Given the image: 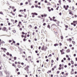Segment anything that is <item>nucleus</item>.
I'll return each mask as SVG.
<instances>
[{
	"label": "nucleus",
	"instance_id": "1",
	"mask_svg": "<svg viewBox=\"0 0 77 77\" xmlns=\"http://www.w3.org/2000/svg\"><path fill=\"white\" fill-rule=\"evenodd\" d=\"M6 29V27H4L2 29V30H3V31H6V32H8V29Z\"/></svg>",
	"mask_w": 77,
	"mask_h": 77
},
{
	"label": "nucleus",
	"instance_id": "2",
	"mask_svg": "<svg viewBox=\"0 0 77 77\" xmlns=\"http://www.w3.org/2000/svg\"><path fill=\"white\" fill-rule=\"evenodd\" d=\"M32 15H38V14L35 12V13H31Z\"/></svg>",
	"mask_w": 77,
	"mask_h": 77
},
{
	"label": "nucleus",
	"instance_id": "3",
	"mask_svg": "<svg viewBox=\"0 0 77 77\" xmlns=\"http://www.w3.org/2000/svg\"><path fill=\"white\" fill-rule=\"evenodd\" d=\"M45 48V46H44V45H43V47L41 48L42 50H44V48Z\"/></svg>",
	"mask_w": 77,
	"mask_h": 77
},
{
	"label": "nucleus",
	"instance_id": "4",
	"mask_svg": "<svg viewBox=\"0 0 77 77\" xmlns=\"http://www.w3.org/2000/svg\"><path fill=\"white\" fill-rule=\"evenodd\" d=\"M0 75L3 76V72L2 71H0Z\"/></svg>",
	"mask_w": 77,
	"mask_h": 77
},
{
	"label": "nucleus",
	"instance_id": "5",
	"mask_svg": "<svg viewBox=\"0 0 77 77\" xmlns=\"http://www.w3.org/2000/svg\"><path fill=\"white\" fill-rule=\"evenodd\" d=\"M59 44H57V43H56V44H55L54 45V46H55V47H56V46H58V45Z\"/></svg>",
	"mask_w": 77,
	"mask_h": 77
},
{
	"label": "nucleus",
	"instance_id": "6",
	"mask_svg": "<svg viewBox=\"0 0 77 77\" xmlns=\"http://www.w3.org/2000/svg\"><path fill=\"white\" fill-rule=\"evenodd\" d=\"M66 52L67 53H69L70 52V50H69V49H68L66 50Z\"/></svg>",
	"mask_w": 77,
	"mask_h": 77
},
{
	"label": "nucleus",
	"instance_id": "7",
	"mask_svg": "<svg viewBox=\"0 0 77 77\" xmlns=\"http://www.w3.org/2000/svg\"><path fill=\"white\" fill-rule=\"evenodd\" d=\"M8 36V37H9V36L8 35H1V36Z\"/></svg>",
	"mask_w": 77,
	"mask_h": 77
},
{
	"label": "nucleus",
	"instance_id": "8",
	"mask_svg": "<svg viewBox=\"0 0 77 77\" xmlns=\"http://www.w3.org/2000/svg\"><path fill=\"white\" fill-rule=\"evenodd\" d=\"M47 27L48 28H49V29H50L51 27H50V25L48 24V26H47Z\"/></svg>",
	"mask_w": 77,
	"mask_h": 77
},
{
	"label": "nucleus",
	"instance_id": "9",
	"mask_svg": "<svg viewBox=\"0 0 77 77\" xmlns=\"http://www.w3.org/2000/svg\"><path fill=\"white\" fill-rule=\"evenodd\" d=\"M24 69L25 70H29V68H27V67H26L25 68H24Z\"/></svg>",
	"mask_w": 77,
	"mask_h": 77
},
{
	"label": "nucleus",
	"instance_id": "10",
	"mask_svg": "<svg viewBox=\"0 0 77 77\" xmlns=\"http://www.w3.org/2000/svg\"><path fill=\"white\" fill-rule=\"evenodd\" d=\"M48 3L47 5H51V4L50 2H48Z\"/></svg>",
	"mask_w": 77,
	"mask_h": 77
},
{
	"label": "nucleus",
	"instance_id": "11",
	"mask_svg": "<svg viewBox=\"0 0 77 77\" xmlns=\"http://www.w3.org/2000/svg\"><path fill=\"white\" fill-rule=\"evenodd\" d=\"M18 16L19 17H23V15L21 14H19Z\"/></svg>",
	"mask_w": 77,
	"mask_h": 77
},
{
	"label": "nucleus",
	"instance_id": "12",
	"mask_svg": "<svg viewBox=\"0 0 77 77\" xmlns=\"http://www.w3.org/2000/svg\"><path fill=\"white\" fill-rule=\"evenodd\" d=\"M71 63L72 65H73L74 64V61H72V60H71Z\"/></svg>",
	"mask_w": 77,
	"mask_h": 77
},
{
	"label": "nucleus",
	"instance_id": "13",
	"mask_svg": "<svg viewBox=\"0 0 77 77\" xmlns=\"http://www.w3.org/2000/svg\"><path fill=\"white\" fill-rule=\"evenodd\" d=\"M12 66H14V67H15V66H16L15 65V64L14 63L12 64Z\"/></svg>",
	"mask_w": 77,
	"mask_h": 77
},
{
	"label": "nucleus",
	"instance_id": "14",
	"mask_svg": "<svg viewBox=\"0 0 77 77\" xmlns=\"http://www.w3.org/2000/svg\"><path fill=\"white\" fill-rule=\"evenodd\" d=\"M0 14H1L2 15H4V14H3V13L2 11H1L0 12Z\"/></svg>",
	"mask_w": 77,
	"mask_h": 77
},
{
	"label": "nucleus",
	"instance_id": "15",
	"mask_svg": "<svg viewBox=\"0 0 77 77\" xmlns=\"http://www.w3.org/2000/svg\"><path fill=\"white\" fill-rule=\"evenodd\" d=\"M6 54L8 55V56H9L10 54H9V53L7 52L6 53Z\"/></svg>",
	"mask_w": 77,
	"mask_h": 77
},
{
	"label": "nucleus",
	"instance_id": "16",
	"mask_svg": "<svg viewBox=\"0 0 77 77\" xmlns=\"http://www.w3.org/2000/svg\"><path fill=\"white\" fill-rule=\"evenodd\" d=\"M14 60H16V59H17V57H14Z\"/></svg>",
	"mask_w": 77,
	"mask_h": 77
},
{
	"label": "nucleus",
	"instance_id": "17",
	"mask_svg": "<svg viewBox=\"0 0 77 77\" xmlns=\"http://www.w3.org/2000/svg\"><path fill=\"white\" fill-rule=\"evenodd\" d=\"M52 21H54L55 22H56V21H57L56 19H53L52 20Z\"/></svg>",
	"mask_w": 77,
	"mask_h": 77
},
{
	"label": "nucleus",
	"instance_id": "18",
	"mask_svg": "<svg viewBox=\"0 0 77 77\" xmlns=\"http://www.w3.org/2000/svg\"><path fill=\"white\" fill-rule=\"evenodd\" d=\"M72 42L73 44H74V45L75 44V42L74 41H72Z\"/></svg>",
	"mask_w": 77,
	"mask_h": 77
},
{
	"label": "nucleus",
	"instance_id": "19",
	"mask_svg": "<svg viewBox=\"0 0 77 77\" xmlns=\"http://www.w3.org/2000/svg\"><path fill=\"white\" fill-rule=\"evenodd\" d=\"M47 14H44V16L45 17H47Z\"/></svg>",
	"mask_w": 77,
	"mask_h": 77
},
{
	"label": "nucleus",
	"instance_id": "20",
	"mask_svg": "<svg viewBox=\"0 0 77 77\" xmlns=\"http://www.w3.org/2000/svg\"><path fill=\"white\" fill-rule=\"evenodd\" d=\"M71 74H74V72L71 71Z\"/></svg>",
	"mask_w": 77,
	"mask_h": 77
},
{
	"label": "nucleus",
	"instance_id": "21",
	"mask_svg": "<svg viewBox=\"0 0 77 77\" xmlns=\"http://www.w3.org/2000/svg\"><path fill=\"white\" fill-rule=\"evenodd\" d=\"M45 3H48L47 0H45Z\"/></svg>",
	"mask_w": 77,
	"mask_h": 77
},
{
	"label": "nucleus",
	"instance_id": "22",
	"mask_svg": "<svg viewBox=\"0 0 77 77\" xmlns=\"http://www.w3.org/2000/svg\"><path fill=\"white\" fill-rule=\"evenodd\" d=\"M13 33H16V31L15 30H13Z\"/></svg>",
	"mask_w": 77,
	"mask_h": 77
},
{
	"label": "nucleus",
	"instance_id": "23",
	"mask_svg": "<svg viewBox=\"0 0 77 77\" xmlns=\"http://www.w3.org/2000/svg\"><path fill=\"white\" fill-rule=\"evenodd\" d=\"M63 36H61V39H63Z\"/></svg>",
	"mask_w": 77,
	"mask_h": 77
},
{
	"label": "nucleus",
	"instance_id": "24",
	"mask_svg": "<svg viewBox=\"0 0 77 77\" xmlns=\"http://www.w3.org/2000/svg\"><path fill=\"white\" fill-rule=\"evenodd\" d=\"M19 12H23V10H20L19 11Z\"/></svg>",
	"mask_w": 77,
	"mask_h": 77
},
{
	"label": "nucleus",
	"instance_id": "25",
	"mask_svg": "<svg viewBox=\"0 0 77 77\" xmlns=\"http://www.w3.org/2000/svg\"><path fill=\"white\" fill-rule=\"evenodd\" d=\"M22 35H25V33H24V32H22Z\"/></svg>",
	"mask_w": 77,
	"mask_h": 77
},
{
	"label": "nucleus",
	"instance_id": "26",
	"mask_svg": "<svg viewBox=\"0 0 77 77\" xmlns=\"http://www.w3.org/2000/svg\"><path fill=\"white\" fill-rule=\"evenodd\" d=\"M52 55L51 54H50L48 56V57H51Z\"/></svg>",
	"mask_w": 77,
	"mask_h": 77
},
{
	"label": "nucleus",
	"instance_id": "27",
	"mask_svg": "<svg viewBox=\"0 0 77 77\" xmlns=\"http://www.w3.org/2000/svg\"><path fill=\"white\" fill-rule=\"evenodd\" d=\"M37 26H35V27H34V29H35V30H36V29H37Z\"/></svg>",
	"mask_w": 77,
	"mask_h": 77
},
{
	"label": "nucleus",
	"instance_id": "28",
	"mask_svg": "<svg viewBox=\"0 0 77 77\" xmlns=\"http://www.w3.org/2000/svg\"><path fill=\"white\" fill-rule=\"evenodd\" d=\"M14 8H15V7L14 6H13L12 8V9H13V10L14 9Z\"/></svg>",
	"mask_w": 77,
	"mask_h": 77
},
{
	"label": "nucleus",
	"instance_id": "29",
	"mask_svg": "<svg viewBox=\"0 0 77 77\" xmlns=\"http://www.w3.org/2000/svg\"><path fill=\"white\" fill-rule=\"evenodd\" d=\"M65 54L64 52H63L62 53H61V54Z\"/></svg>",
	"mask_w": 77,
	"mask_h": 77
},
{
	"label": "nucleus",
	"instance_id": "30",
	"mask_svg": "<svg viewBox=\"0 0 77 77\" xmlns=\"http://www.w3.org/2000/svg\"><path fill=\"white\" fill-rule=\"evenodd\" d=\"M66 57L68 58V57H69V56L68 55H66Z\"/></svg>",
	"mask_w": 77,
	"mask_h": 77
},
{
	"label": "nucleus",
	"instance_id": "31",
	"mask_svg": "<svg viewBox=\"0 0 77 77\" xmlns=\"http://www.w3.org/2000/svg\"><path fill=\"white\" fill-rule=\"evenodd\" d=\"M35 7L36 8H38V5H35Z\"/></svg>",
	"mask_w": 77,
	"mask_h": 77
},
{
	"label": "nucleus",
	"instance_id": "32",
	"mask_svg": "<svg viewBox=\"0 0 77 77\" xmlns=\"http://www.w3.org/2000/svg\"><path fill=\"white\" fill-rule=\"evenodd\" d=\"M55 18L56 17L54 16L53 17H52L53 20H54V19H55Z\"/></svg>",
	"mask_w": 77,
	"mask_h": 77
},
{
	"label": "nucleus",
	"instance_id": "33",
	"mask_svg": "<svg viewBox=\"0 0 77 77\" xmlns=\"http://www.w3.org/2000/svg\"><path fill=\"white\" fill-rule=\"evenodd\" d=\"M56 59L57 61H58V60H59V57H57Z\"/></svg>",
	"mask_w": 77,
	"mask_h": 77
},
{
	"label": "nucleus",
	"instance_id": "34",
	"mask_svg": "<svg viewBox=\"0 0 77 77\" xmlns=\"http://www.w3.org/2000/svg\"><path fill=\"white\" fill-rule=\"evenodd\" d=\"M51 62L52 63H53V62H54V60H51Z\"/></svg>",
	"mask_w": 77,
	"mask_h": 77
},
{
	"label": "nucleus",
	"instance_id": "35",
	"mask_svg": "<svg viewBox=\"0 0 77 77\" xmlns=\"http://www.w3.org/2000/svg\"><path fill=\"white\" fill-rule=\"evenodd\" d=\"M74 10V6L72 7V10Z\"/></svg>",
	"mask_w": 77,
	"mask_h": 77
},
{
	"label": "nucleus",
	"instance_id": "36",
	"mask_svg": "<svg viewBox=\"0 0 77 77\" xmlns=\"http://www.w3.org/2000/svg\"><path fill=\"white\" fill-rule=\"evenodd\" d=\"M17 22H18V21L17 20H15V23H17Z\"/></svg>",
	"mask_w": 77,
	"mask_h": 77
},
{
	"label": "nucleus",
	"instance_id": "37",
	"mask_svg": "<svg viewBox=\"0 0 77 77\" xmlns=\"http://www.w3.org/2000/svg\"><path fill=\"white\" fill-rule=\"evenodd\" d=\"M20 5V6H22L23 5V3H21Z\"/></svg>",
	"mask_w": 77,
	"mask_h": 77
},
{
	"label": "nucleus",
	"instance_id": "38",
	"mask_svg": "<svg viewBox=\"0 0 77 77\" xmlns=\"http://www.w3.org/2000/svg\"><path fill=\"white\" fill-rule=\"evenodd\" d=\"M59 45H60V46H61L62 44V43H59Z\"/></svg>",
	"mask_w": 77,
	"mask_h": 77
},
{
	"label": "nucleus",
	"instance_id": "39",
	"mask_svg": "<svg viewBox=\"0 0 77 77\" xmlns=\"http://www.w3.org/2000/svg\"><path fill=\"white\" fill-rule=\"evenodd\" d=\"M46 50H47V49H46V48H44V50L45 51H46Z\"/></svg>",
	"mask_w": 77,
	"mask_h": 77
},
{
	"label": "nucleus",
	"instance_id": "40",
	"mask_svg": "<svg viewBox=\"0 0 77 77\" xmlns=\"http://www.w3.org/2000/svg\"><path fill=\"white\" fill-rule=\"evenodd\" d=\"M21 36L22 38H24V35H21Z\"/></svg>",
	"mask_w": 77,
	"mask_h": 77
},
{
	"label": "nucleus",
	"instance_id": "41",
	"mask_svg": "<svg viewBox=\"0 0 77 77\" xmlns=\"http://www.w3.org/2000/svg\"><path fill=\"white\" fill-rule=\"evenodd\" d=\"M72 11H71L69 13V14H72Z\"/></svg>",
	"mask_w": 77,
	"mask_h": 77
},
{
	"label": "nucleus",
	"instance_id": "42",
	"mask_svg": "<svg viewBox=\"0 0 77 77\" xmlns=\"http://www.w3.org/2000/svg\"><path fill=\"white\" fill-rule=\"evenodd\" d=\"M3 50H5V51H6L7 50V49H6V48H4Z\"/></svg>",
	"mask_w": 77,
	"mask_h": 77
},
{
	"label": "nucleus",
	"instance_id": "43",
	"mask_svg": "<svg viewBox=\"0 0 77 77\" xmlns=\"http://www.w3.org/2000/svg\"><path fill=\"white\" fill-rule=\"evenodd\" d=\"M48 72H50V73H51V70H48Z\"/></svg>",
	"mask_w": 77,
	"mask_h": 77
},
{
	"label": "nucleus",
	"instance_id": "44",
	"mask_svg": "<svg viewBox=\"0 0 77 77\" xmlns=\"http://www.w3.org/2000/svg\"><path fill=\"white\" fill-rule=\"evenodd\" d=\"M69 41H72V39H71V38H69Z\"/></svg>",
	"mask_w": 77,
	"mask_h": 77
},
{
	"label": "nucleus",
	"instance_id": "45",
	"mask_svg": "<svg viewBox=\"0 0 77 77\" xmlns=\"http://www.w3.org/2000/svg\"><path fill=\"white\" fill-rule=\"evenodd\" d=\"M55 24H52L51 26V27L53 26H55Z\"/></svg>",
	"mask_w": 77,
	"mask_h": 77
},
{
	"label": "nucleus",
	"instance_id": "46",
	"mask_svg": "<svg viewBox=\"0 0 77 77\" xmlns=\"http://www.w3.org/2000/svg\"><path fill=\"white\" fill-rule=\"evenodd\" d=\"M19 68H21V66H20V65H18V66H17Z\"/></svg>",
	"mask_w": 77,
	"mask_h": 77
},
{
	"label": "nucleus",
	"instance_id": "47",
	"mask_svg": "<svg viewBox=\"0 0 77 77\" xmlns=\"http://www.w3.org/2000/svg\"><path fill=\"white\" fill-rule=\"evenodd\" d=\"M52 71H54V67L52 68Z\"/></svg>",
	"mask_w": 77,
	"mask_h": 77
},
{
	"label": "nucleus",
	"instance_id": "48",
	"mask_svg": "<svg viewBox=\"0 0 77 77\" xmlns=\"http://www.w3.org/2000/svg\"><path fill=\"white\" fill-rule=\"evenodd\" d=\"M66 8V6L65 5H63V8L65 9Z\"/></svg>",
	"mask_w": 77,
	"mask_h": 77
},
{
	"label": "nucleus",
	"instance_id": "49",
	"mask_svg": "<svg viewBox=\"0 0 77 77\" xmlns=\"http://www.w3.org/2000/svg\"><path fill=\"white\" fill-rule=\"evenodd\" d=\"M18 24H21V21H19V23Z\"/></svg>",
	"mask_w": 77,
	"mask_h": 77
},
{
	"label": "nucleus",
	"instance_id": "50",
	"mask_svg": "<svg viewBox=\"0 0 77 77\" xmlns=\"http://www.w3.org/2000/svg\"><path fill=\"white\" fill-rule=\"evenodd\" d=\"M23 41H26V38H24L23 39Z\"/></svg>",
	"mask_w": 77,
	"mask_h": 77
},
{
	"label": "nucleus",
	"instance_id": "51",
	"mask_svg": "<svg viewBox=\"0 0 77 77\" xmlns=\"http://www.w3.org/2000/svg\"><path fill=\"white\" fill-rule=\"evenodd\" d=\"M65 27H66V28H68V25H66Z\"/></svg>",
	"mask_w": 77,
	"mask_h": 77
},
{
	"label": "nucleus",
	"instance_id": "52",
	"mask_svg": "<svg viewBox=\"0 0 77 77\" xmlns=\"http://www.w3.org/2000/svg\"><path fill=\"white\" fill-rule=\"evenodd\" d=\"M34 8V6H33V5H32V6L31 7V8Z\"/></svg>",
	"mask_w": 77,
	"mask_h": 77
},
{
	"label": "nucleus",
	"instance_id": "53",
	"mask_svg": "<svg viewBox=\"0 0 77 77\" xmlns=\"http://www.w3.org/2000/svg\"><path fill=\"white\" fill-rule=\"evenodd\" d=\"M16 10H17L16 9H15L13 11L14 12H15V11H16Z\"/></svg>",
	"mask_w": 77,
	"mask_h": 77
},
{
	"label": "nucleus",
	"instance_id": "54",
	"mask_svg": "<svg viewBox=\"0 0 77 77\" xmlns=\"http://www.w3.org/2000/svg\"><path fill=\"white\" fill-rule=\"evenodd\" d=\"M60 72L59 71H58L57 72V74H59Z\"/></svg>",
	"mask_w": 77,
	"mask_h": 77
},
{
	"label": "nucleus",
	"instance_id": "55",
	"mask_svg": "<svg viewBox=\"0 0 77 77\" xmlns=\"http://www.w3.org/2000/svg\"><path fill=\"white\" fill-rule=\"evenodd\" d=\"M41 16L42 17H44V15H43V14H42Z\"/></svg>",
	"mask_w": 77,
	"mask_h": 77
},
{
	"label": "nucleus",
	"instance_id": "56",
	"mask_svg": "<svg viewBox=\"0 0 77 77\" xmlns=\"http://www.w3.org/2000/svg\"><path fill=\"white\" fill-rule=\"evenodd\" d=\"M24 12H26V9H25L23 10Z\"/></svg>",
	"mask_w": 77,
	"mask_h": 77
},
{
	"label": "nucleus",
	"instance_id": "57",
	"mask_svg": "<svg viewBox=\"0 0 77 77\" xmlns=\"http://www.w3.org/2000/svg\"><path fill=\"white\" fill-rule=\"evenodd\" d=\"M46 25V23H44L43 24V26H45V25Z\"/></svg>",
	"mask_w": 77,
	"mask_h": 77
},
{
	"label": "nucleus",
	"instance_id": "58",
	"mask_svg": "<svg viewBox=\"0 0 77 77\" xmlns=\"http://www.w3.org/2000/svg\"><path fill=\"white\" fill-rule=\"evenodd\" d=\"M24 17L25 18H26V17H27V15H26H26H25V16H24Z\"/></svg>",
	"mask_w": 77,
	"mask_h": 77
},
{
	"label": "nucleus",
	"instance_id": "59",
	"mask_svg": "<svg viewBox=\"0 0 77 77\" xmlns=\"http://www.w3.org/2000/svg\"><path fill=\"white\" fill-rule=\"evenodd\" d=\"M50 21H53V19H52V18H50Z\"/></svg>",
	"mask_w": 77,
	"mask_h": 77
},
{
	"label": "nucleus",
	"instance_id": "60",
	"mask_svg": "<svg viewBox=\"0 0 77 77\" xmlns=\"http://www.w3.org/2000/svg\"><path fill=\"white\" fill-rule=\"evenodd\" d=\"M17 45H20V43H17Z\"/></svg>",
	"mask_w": 77,
	"mask_h": 77
},
{
	"label": "nucleus",
	"instance_id": "61",
	"mask_svg": "<svg viewBox=\"0 0 77 77\" xmlns=\"http://www.w3.org/2000/svg\"><path fill=\"white\" fill-rule=\"evenodd\" d=\"M68 60H70V58L69 57H68Z\"/></svg>",
	"mask_w": 77,
	"mask_h": 77
},
{
	"label": "nucleus",
	"instance_id": "62",
	"mask_svg": "<svg viewBox=\"0 0 77 77\" xmlns=\"http://www.w3.org/2000/svg\"><path fill=\"white\" fill-rule=\"evenodd\" d=\"M26 5H27L28 4V2H26L25 3Z\"/></svg>",
	"mask_w": 77,
	"mask_h": 77
},
{
	"label": "nucleus",
	"instance_id": "63",
	"mask_svg": "<svg viewBox=\"0 0 77 77\" xmlns=\"http://www.w3.org/2000/svg\"><path fill=\"white\" fill-rule=\"evenodd\" d=\"M65 9L66 10H68V8L67 7H66Z\"/></svg>",
	"mask_w": 77,
	"mask_h": 77
},
{
	"label": "nucleus",
	"instance_id": "64",
	"mask_svg": "<svg viewBox=\"0 0 77 77\" xmlns=\"http://www.w3.org/2000/svg\"><path fill=\"white\" fill-rule=\"evenodd\" d=\"M31 48H33V45H31Z\"/></svg>",
	"mask_w": 77,
	"mask_h": 77
}]
</instances>
